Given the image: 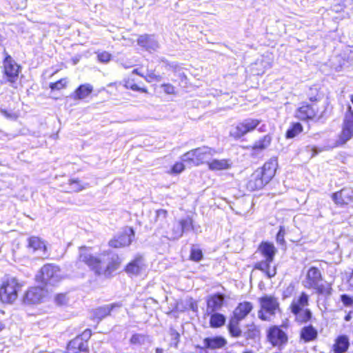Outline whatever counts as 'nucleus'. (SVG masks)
<instances>
[{
  "mask_svg": "<svg viewBox=\"0 0 353 353\" xmlns=\"http://www.w3.org/2000/svg\"><path fill=\"white\" fill-rule=\"evenodd\" d=\"M79 260L85 263L96 274L105 277L110 276L120 264L117 255L111 252H103L95 256L85 247L79 249Z\"/></svg>",
  "mask_w": 353,
  "mask_h": 353,
  "instance_id": "f257e3e1",
  "label": "nucleus"
},
{
  "mask_svg": "<svg viewBox=\"0 0 353 353\" xmlns=\"http://www.w3.org/2000/svg\"><path fill=\"white\" fill-rule=\"evenodd\" d=\"M277 165V160L271 159L262 168L256 170L247 184L248 189L254 191L263 188L274 176Z\"/></svg>",
  "mask_w": 353,
  "mask_h": 353,
  "instance_id": "f03ea898",
  "label": "nucleus"
},
{
  "mask_svg": "<svg viewBox=\"0 0 353 353\" xmlns=\"http://www.w3.org/2000/svg\"><path fill=\"white\" fill-rule=\"evenodd\" d=\"M276 252L277 250L273 243L262 242L259 245L256 253L259 254L263 259L255 264L254 268L262 271L269 278L274 276L276 274V269L274 265L272 266V263H273Z\"/></svg>",
  "mask_w": 353,
  "mask_h": 353,
  "instance_id": "7ed1b4c3",
  "label": "nucleus"
},
{
  "mask_svg": "<svg viewBox=\"0 0 353 353\" xmlns=\"http://www.w3.org/2000/svg\"><path fill=\"white\" fill-rule=\"evenodd\" d=\"M214 149L203 146L191 150L181 157V161L188 165L198 166L201 164L207 163L215 154Z\"/></svg>",
  "mask_w": 353,
  "mask_h": 353,
  "instance_id": "20e7f679",
  "label": "nucleus"
},
{
  "mask_svg": "<svg viewBox=\"0 0 353 353\" xmlns=\"http://www.w3.org/2000/svg\"><path fill=\"white\" fill-rule=\"evenodd\" d=\"M63 279L61 271L57 265L46 264L36 275V281L45 285H55Z\"/></svg>",
  "mask_w": 353,
  "mask_h": 353,
  "instance_id": "39448f33",
  "label": "nucleus"
},
{
  "mask_svg": "<svg viewBox=\"0 0 353 353\" xmlns=\"http://www.w3.org/2000/svg\"><path fill=\"white\" fill-rule=\"evenodd\" d=\"M23 285L14 277L8 278L0 287V300L4 303H12L21 291Z\"/></svg>",
  "mask_w": 353,
  "mask_h": 353,
  "instance_id": "423d86ee",
  "label": "nucleus"
},
{
  "mask_svg": "<svg viewBox=\"0 0 353 353\" xmlns=\"http://www.w3.org/2000/svg\"><path fill=\"white\" fill-rule=\"evenodd\" d=\"M352 105L348 106V110L345 114L343 129L339 139L329 148H335L345 144L353 137V94L351 96Z\"/></svg>",
  "mask_w": 353,
  "mask_h": 353,
  "instance_id": "0eeeda50",
  "label": "nucleus"
},
{
  "mask_svg": "<svg viewBox=\"0 0 353 353\" xmlns=\"http://www.w3.org/2000/svg\"><path fill=\"white\" fill-rule=\"evenodd\" d=\"M261 123V121L253 118H247L233 125L230 134L234 139H240L246 134L254 131Z\"/></svg>",
  "mask_w": 353,
  "mask_h": 353,
  "instance_id": "6e6552de",
  "label": "nucleus"
},
{
  "mask_svg": "<svg viewBox=\"0 0 353 353\" xmlns=\"http://www.w3.org/2000/svg\"><path fill=\"white\" fill-rule=\"evenodd\" d=\"M262 310L259 312V316L263 320H268L269 316L266 314L272 315L279 307L277 300L272 296H265L260 299Z\"/></svg>",
  "mask_w": 353,
  "mask_h": 353,
  "instance_id": "1a4fd4ad",
  "label": "nucleus"
},
{
  "mask_svg": "<svg viewBox=\"0 0 353 353\" xmlns=\"http://www.w3.org/2000/svg\"><path fill=\"white\" fill-rule=\"evenodd\" d=\"M134 232L131 228H125L122 233L116 236L109 242L110 246L114 248H120L128 246L132 241Z\"/></svg>",
  "mask_w": 353,
  "mask_h": 353,
  "instance_id": "9d476101",
  "label": "nucleus"
},
{
  "mask_svg": "<svg viewBox=\"0 0 353 353\" xmlns=\"http://www.w3.org/2000/svg\"><path fill=\"white\" fill-rule=\"evenodd\" d=\"M319 112L320 110L316 103L303 104L296 110L295 117L301 120L313 119Z\"/></svg>",
  "mask_w": 353,
  "mask_h": 353,
  "instance_id": "9b49d317",
  "label": "nucleus"
},
{
  "mask_svg": "<svg viewBox=\"0 0 353 353\" xmlns=\"http://www.w3.org/2000/svg\"><path fill=\"white\" fill-rule=\"evenodd\" d=\"M322 276L320 270L315 267L310 268L304 279L302 281L303 285L307 289H313L318 286V283H321Z\"/></svg>",
  "mask_w": 353,
  "mask_h": 353,
  "instance_id": "f8f14e48",
  "label": "nucleus"
},
{
  "mask_svg": "<svg viewBox=\"0 0 353 353\" xmlns=\"http://www.w3.org/2000/svg\"><path fill=\"white\" fill-rule=\"evenodd\" d=\"M268 338L272 345L278 347L286 343L288 341L286 334L278 327H272L269 330Z\"/></svg>",
  "mask_w": 353,
  "mask_h": 353,
  "instance_id": "ddd939ff",
  "label": "nucleus"
},
{
  "mask_svg": "<svg viewBox=\"0 0 353 353\" xmlns=\"http://www.w3.org/2000/svg\"><path fill=\"white\" fill-rule=\"evenodd\" d=\"M332 200L337 205H347L353 201V189L350 188H343L332 196Z\"/></svg>",
  "mask_w": 353,
  "mask_h": 353,
  "instance_id": "4468645a",
  "label": "nucleus"
},
{
  "mask_svg": "<svg viewBox=\"0 0 353 353\" xmlns=\"http://www.w3.org/2000/svg\"><path fill=\"white\" fill-rule=\"evenodd\" d=\"M45 294L44 290L41 288H31L26 292L23 301L27 304L39 303L44 298Z\"/></svg>",
  "mask_w": 353,
  "mask_h": 353,
  "instance_id": "2eb2a0df",
  "label": "nucleus"
},
{
  "mask_svg": "<svg viewBox=\"0 0 353 353\" xmlns=\"http://www.w3.org/2000/svg\"><path fill=\"white\" fill-rule=\"evenodd\" d=\"M225 296L221 294H214L207 299L206 312L208 314L220 310L224 304Z\"/></svg>",
  "mask_w": 353,
  "mask_h": 353,
  "instance_id": "dca6fc26",
  "label": "nucleus"
},
{
  "mask_svg": "<svg viewBox=\"0 0 353 353\" xmlns=\"http://www.w3.org/2000/svg\"><path fill=\"white\" fill-rule=\"evenodd\" d=\"M4 71L10 82H14L19 74V66L12 60L10 56H7L4 60Z\"/></svg>",
  "mask_w": 353,
  "mask_h": 353,
  "instance_id": "f3484780",
  "label": "nucleus"
},
{
  "mask_svg": "<svg viewBox=\"0 0 353 353\" xmlns=\"http://www.w3.org/2000/svg\"><path fill=\"white\" fill-rule=\"evenodd\" d=\"M137 43L139 46L149 52L156 51L159 47L158 41L153 35H141L138 38Z\"/></svg>",
  "mask_w": 353,
  "mask_h": 353,
  "instance_id": "a211bd4d",
  "label": "nucleus"
},
{
  "mask_svg": "<svg viewBox=\"0 0 353 353\" xmlns=\"http://www.w3.org/2000/svg\"><path fill=\"white\" fill-rule=\"evenodd\" d=\"M253 309V305L248 301H243L239 303L233 312V316L239 320H243L248 316Z\"/></svg>",
  "mask_w": 353,
  "mask_h": 353,
  "instance_id": "6ab92c4d",
  "label": "nucleus"
},
{
  "mask_svg": "<svg viewBox=\"0 0 353 353\" xmlns=\"http://www.w3.org/2000/svg\"><path fill=\"white\" fill-rule=\"evenodd\" d=\"M88 345L86 341H83L81 337H76L70 341L67 347L68 353H79L85 352Z\"/></svg>",
  "mask_w": 353,
  "mask_h": 353,
  "instance_id": "aec40b11",
  "label": "nucleus"
},
{
  "mask_svg": "<svg viewBox=\"0 0 353 353\" xmlns=\"http://www.w3.org/2000/svg\"><path fill=\"white\" fill-rule=\"evenodd\" d=\"M145 265L141 257L136 258L130 262L125 268V271L131 275H138L145 270Z\"/></svg>",
  "mask_w": 353,
  "mask_h": 353,
  "instance_id": "412c9836",
  "label": "nucleus"
},
{
  "mask_svg": "<svg viewBox=\"0 0 353 353\" xmlns=\"http://www.w3.org/2000/svg\"><path fill=\"white\" fill-rule=\"evenodd\" d=\"M308 296L304 292L294 297L290 305L292 312H296L297 311L305 309L308 305Z\"/></svg>",
  "mask_w": 353,
  "mask_h": 353,
  "instance_id": "4be33fe9",
  "label": "nucleus"
},
{
  "mask_svg": "<svg viewBox=\"0 0 353 353\" xmlns=\"http://www.w3.org/2000/svg\"><path fill=\"white\" fill-rule=\"evenodd\" d=\"M350 345L349 339L347 336L341 335L338 336L333 345V351L334 353H345Z\"/></svg>",
  "mask_w": 353,
  "mask_h": 353,
  "instance_id": "5701e85b",
  "label": "nucleus"
},
{
  "mask_svg": "<svg viewBox=\"0 0 353 353\" xmlns=\"http://www.w3.org/2000/svg\"><path fill=\"white\" fill-rule=\"evenodd\" d=\"M121 305L119 303H112L110 305L100 307L94 310V317L99 320H101L105 316L110 315L111 312L113 311L115 308L121 307Z\"/></svg>",
  "mask_w": 353,
  "mask_h": 353,
  "instance_id": "b1692460",
  "label": "nucleus"
},
{
  "mask_svg": "<svg viewBox=\"0 0 353 353\" xmlns=\"http://www.w3.org/2000/svg\"><path fill=\"white\" fill-rule=\"evenodd\" d=\"M272 141V137L266 134L256 141L252 147L253 154H258L269 147Z\"/></svg>",
  "mask_w": 353,
  "mask_h": 353,
  "instance_id": "393cba45",
  "label": "nucleus"
},
{
  "mask_svg": "<svg viewBox=\"0 0 353 353\" xmlns=\"http://www.w3.org/2000/svg\"><path fill=\"white\" fill-rule=\"evenodd\" d=\"M225 344V339L221 336L206 338L203 341L204 346L212 350L223 347Z\"/></svg>",
  "mask_w": 353,
  "mask_h": 353,
  "instance_id": "a878e982",
  "label": "nucleus"
},
{
  "mask_svg": "<svg viewBox=\"0 0 353 353\" xmlns=\"http://www.w3.org/2000/svg\"><path fill=\"white\" fill-rule=\"evenodd\" d=\"M208 168L212 171L227 170L230 167V163L227 159H212L208 162Z\"/></svg>",
  "mask_w": 353,
  "mask_h": 353,
  "instance_id": "bb28decb",
  "label": "nucleus"
},
{
  "mask_svg": "<svg viewBox=\"0 0 353 353\" xmlns=\"http://www.w3.org/2000/svg\"><path fill=\"white\" fill-rule=\"evenodd\" d=\"M93 90V87L88 83L81 85L73 94L74 99H83L90 94Z\"/></svg>",
  "mask_w": 353,
  "mask_h": 353,
  "instance_id": "cd10ccee",
  "label": "nucleus"
},
{
  "mask_svg": "<svg viewBox=\"0 0 353 353\" xmlns=\"http://www.w3.org/2000/svg\"><path fill=\"white\" fill-rule=\"evenodd\" d=\"M301 337L305 342L313 341L317 337V331L312 325L305 326L301 330Z\"/></svg>",
  "mask_w": 353,
  "mask_h": 353,
  "instance_id": "c85d7f7f",
  "label": "nucleus"
},
{
  "mask_svg": "<svg viewBox=\"0 0 353 353\" xmlns=\"http://www.w3.org/2000/svg\"><path fill=\"white\" fill-rule=\"evenodd\" d=\"M241 320L232 317L229 325L228 330L230 334L234 337H239L241 335V330L239 326V322Z\"/></svg>",
  "mask_w": 353,
  "mask_h": 353,
  "instance_id": "c756f323",
  "label": "nucleus"
},
{
  "mask_svg": "<svg viewBox=\"0 0 353 353\" xmlns=\"http://www.w3.org/2000/svg\"><path fill=\"white\" fill-rule=\"evenodd\" d=\"M130 342L134 345H143L150 343L151 340L149 336L142 334H134L130 338Z\"/></svg>",
  "mask_w": 353,
  "mask_h": 353,
  "instance_id": "7c9ffc66",
  "label": "nucleus"
},
{
  "mask_svg": "<svg viewBox=\"0 0 353 353\" xmlns=\"http://www.w3.org/2000/svg\"><path fill=\"white\" fill-rule=\"evenodd\" d=\"M28 244L29 247L32 248L34 251H41L43 252L46 251V245L39 237H30L28 240Z\"/></svg>",
  "mask_w": 353,
  "mask_h": 353,
  "instance_id": "2f4dec72",
  "label": "nucleus"
},
{
  "mask_svg": "<svg viewBox=\"0 0 353 353\" xmlns=\"http://www.w3.org/2000/svg\"><path fill=\"white\" fill-rule=\"evenodd\" d=\"M210 319V325L212 327H219L225 323V317L219 313H211Z\"/></svg>",
  "mask_w": 353,
  "mask_h": 353,
  "instance_id": "473e14b6",
  "label": "nucleus"
},
{
  "mask_svg": "<svg viewBox=\"0 0 353 353\" xmlns=\"http://www.w3.org/2000/svg\"><path fill=\"white\" fill-rule=\"evenodd\" d=\"M292 313L294 314L296 320L300 323H306L310 320L312 317V313L307 308Z\"/></svg>",
  "mask_w": 353,
  "mask_h": 353,
  "instance_id": "72a5a7b5",
  "label": "nucleus"
},
{
  "mask_svg": "<svg viewBox=\"0 0 353 353\" xmlns=\"http://www.w3.org/2000/svg\"><path fill=\"white\" fill-rule=\"evenodd\" d=\"M123 85L127 89H131L133 91H139L144 93L148 92V90L145 88L139 87L134 82L133 79L130 78L123 80Z\"/></svg>",
  "mask_w": 353,
  "mask_h": 353,
  "instance_id": "f704fd0d",
  "label": "nucleus"
},
{
  "mask_svg": "<svg viewBox=\"0 0 353 353\" xmlns=\"http://www.w3.org/2000/svg\"><path fill=\"white\" fill-rule=\"evenodd\" d=\"M314 289H315L319 294L323 296H330L332 291L331 285L330 283L323 284L319 283L318 286L314 287Z\"/></svg>",
  "mask_w": 353,
  "mask_h": 353,
  "instance_id": "c9c22d12",
  "label": "nucleus"
},
{
  "mask_svg": "<svg viewBox=\"0 0 353 353\" xmlns=\"http://www.w3.org/2000/svg\"><path fill=\"white\" fill-rule=\"evenodd\" d=\"M303 130L302 125L299 123H296L287 131V138H294Z\"/></svg>",
  "mask_w": 353,
  "mask_h": 353,
  "instance_id": "e433bc0d",
  "label": "nucleus"
},
{
  "mask_svg": "<svg viewBox=\"0 0 353 353\" xmlns=\"http://www.w3.org/2000/svg\"><path fill=\"white\" fill-rule=\"evenodd\" d=\"M144 79L148 83L154 81L159 82L161 80V77L159 74H156L152 70H147L146 73L144 74Z\"/></svg>",
  "mask_w": 353,
  "mask_h": 353,
  "instance_id": "4c0bfd02",
  "label": "nucleus"
},
{
  "mask_svg": "<svg viewBox=\"0 0 353 353\" xmlns=\"http://www.w3.org/2000/svg\"><path fill=\"white\" fill-rule=\"evenodd\" d=\"M70 191L79 192L85 188V186L80 183L78 180H70Z\"/></svg>",
  "mask_w": 353,
  "mask_h": 353,
  "instance_id": "58836bf2",
  "label": "nucleus"
},
{
  "mask_svg": "<svg viewBox=\"0 0 353 353\" xmlns=\"http://www.w3.org/2000/svg\"><path fill=\"white\" fill-rule=\"evenodd\" d=\"M179 225H181V228H183V232L190 230L192 228V221L190 218H186L181 220L179 222Z\"/></svg>",
  "mask_w": 353,
  "mask_h": 353,
  "instance_id": "ea45409f",
  "label": "nucleus"
},
{
  "mask_svg": "<svg viewBox=\"0 0 353 353\" xmlns=\"http://www.w3.org/2000/svg\"><path fill=\"white\" fill-rule=\"evenodd\" d=\"M67 84L66 79H61L55 83L50 84V88L52 90H61L64 88Z\"/></svg>",
  "mask_w": 353,
  "mask_h": 353,
  "instance_id": "a19ab883",
  "label": "nucleus"
},
{
  "mask_svg": "<svg viewBox=\"0 0 353 353\" xmlns=\"http://www.w3.org/2000/svg\"><path fill=\"white\" fill-rule=\"evenodd\" d=\"M203 256L202 252L199 248H192L191 250L190 257L191 259L195 261H199Z\"/></svg>",
  "mask_w": 353,
  "mask_h": 353,
  "instance_id": "79ce46f5",
  "label": "nucleus"
},
{
  "mask_svg": "<svg viewBox=\"0 0 353 353\" xmlns=\"http://www.w3.org/2000/svg\"><path fill=\"white\" fill-rule=\"evenodd\" d=\"M98 60L101 63H108L111 59V54L105 51L99 52L97 54Z\"/></svg>",
  "mask_w": 353,
  "mask_h": 353,
  "instance_id": "37998d69",
  "label": "nucleus"
},
{
  "mask_svg": "<svg viewBox=\"0 0 353 353\" xmlns=\"http://www.w3.org/2000/svg\"><path fill=\"white\" fill-rule=\"evenodd\" d=\"M183 233V228H181V225H180L179 223H178L173 228V233L172 237L173 239H179L182 236Z\"/></svg>",
  "mask_w": 353,
  "mask_h": 353,
  "instance_id": "c03bdc74",
  "label": "nucleus"
},
{
  "mask_svg": "<svg viewBox=\"0 0 353 353\" xmlns=\"http://www.w3.org/2000/svg\"><path fill=\"white\" fill-rule=\"evenodd\" d=\"M163 92L168 94H173L175 93V88L170 83H164L161 86Z\"/></svg>",
  "mask_w": 353,
  "mask_h": 353,
  "instance_id": "a18cd8bd",
  "label": "nucleus"
},
{
  "mask_svg": "<svg viewBox=\"0 0 353 353\" xmlns=\"http://www.w3.org/2000/svg\"><path fill=\"white\" fill-rule=\"evenodd\" d=\"M184 168L185 165L182 162H177L173 165L172 172L173 173L179 174L181 173L184 170Z\"/></svg>",
  "mask_w": 353,
  "mask_h": 353,
  "instance_id": "49530a36",
  "label": "nucleus"
},
{
  "mask_svg": "<svg viewBox=\"0 0 353 353\" xmlns=\"http://www.w3.org/2000/svg\"><path fill=\"white\" fill-rule=\"evenodd\" d=\"M341 300L345 306H351L353 305V299L346 294H343L341 296Z\"/></svg>",
  "mask_w": 353,
  "mask_h": 353,
  "instance_id": "de8ad7c7",
  "label": "nucleus"
},
{
  "mask_svg": "<svg viewBox=\"0 0 353 353\" xmlns=\"http://www.w3.org/2000/svg\"><path fill=\"white\" fill-rule=\"evenodd\" d=\"M55 301L59 305H63L66 303V297L65 294H60L55 296Z\"/></svg>",
  "mask_w": 353,
  "mask_h": 353,
  "instance_id": "09e8293b",
  "label": "nucleus"
},
{
  "mask_svg": "<svg viewBox=\"0 0 353 353\" xmlns=\"http://www.w3.org/2000/svg\"><path fill=\"white\" fill-rule=\"evenodd\" d=\"M284 234H285V231H284L283 228L280 227L279 231L276 236V240L280 243H282L284 242Z\"/></svg>",
  "mask_w": 353,
  "mask_h": 353,
  "instance_id": "8fccbe9b",
  "label": "nucleus"
},
{
  "mask_svg": "<svg viewBox=\"0 0 353 353\" xmlns=\"http://www.w3.org/2000/svg\"><path fill=\"white\" fill-rule=\"evenodd\" d=\"M91 336V331L90 330H86L79 337L83 339V341H86L88 339H89Z\"/></svg>",
  "mask_w": 353,
  "mask_h": 353,
  "instance_id": "3c124183",
  "label": "nucleus"
},
{
  "mask_svg": "<svg viewBox=\"0 0 353 353\" xmlns=\"http://www.w3.org/2000/svg\"><path fill=\"white\" fill-rule=\"evenodd\" d=\"M157 215L158 217L162 216L163 218H165L167 212L165 210H159L157 211Z\"/></svg>",
  "mask_w": 353,
  "mask_h": 353,
  "instance_id": "603ef678",
  "label": "nucleus"
},
{
  "mask_svg": "<svg viewBox=\"0 0 353 353\" xmlns=\"http://www.w3.org/2000/svg\"><path fill=\"white\" fill-rule=\"evenodd\" d=\"M132 73L133 74H138L139 76H141V77L144 78V74L143 73H141L139 69H134L133 71H132Z\"/></svg>",
  "mask_w": 353,
  "mask_h": 353,
  "instance_id": "864d4df0",
  "label": "nucleus"
},
{
  "mask_svg": "<svg viewBox=\"0 0 353 353\" xmlns=\"http://www.w3.org/2000/svg\"><path fill=\"white\" fill-rule=\"evenodd\" d=\"M259 131L263 132L266 131V126L265 125L263 124L259 128Z\"/></svg>",
  "mask_w": 353,
  "mask_h": 353,
  "instance_id": "5fc2aeb1",
  "label": "nucleus"
},
{
  "mask_svg": "<svg viewBox=\"0 0 353 353\" xmlns=\"http://www.w3.org/2000/svg\"><path fill=\"white\" fill-rule=\"evenodd\" d=\"M310 148L314 152L312 154V156L316 155L321 151V150H317V149L315 147H311Z\"/></svg>",
  "mask_w": 353,
  "mask_h": 353,
  "instance_id": "6e6d98bb",
  "label": "nucleus"
},
{
  "mask_svg": "<svg viewBox=\"0 0 353 353\" xmlns=\"http://www.w3.org/2000/svg\"><path fill=\"white\" fill-rule=\"evenodd\" d=\"M349 283H350V285L353 287V270H352V274L350 277V279H349Z\"/></svg>",
  "mask_w": 353,
  "mask_h": 353,
  "instance_id": "4d7b16f0",
  "label": "nucleus"
},
{
  "mask_svg": "<svg viewBox=\"0 0 353 353\" xmlns=\"http://www.w3.org/2000/svg\"><path fill=\"white\" fill-rule=\"evenodd\" d=\"M121 64H122L123 67L125 68H129L132 66V64H130V63H122Z\"/></svg>",
  "mask_w": 353,
  "mask_h": 353,
  "instance_id": "13d9d810",
  "label": "nucleus"
},
{
  "mask_svg": "<svg viewBox=\"0 0 353 353\" xmlns=\"http://www.w3.org/2000/svg\"><path fill=\"white\" fill-rule=\"evenodd\" d=\"M172 334L174 336V339H178L179 336V334L174 331Z\"/></svg>",
  "mask_w": 353,
  "mask_h": 353,
  "instance_id": "bf43d9fd",
  "label": "nucleus"
},
{
  "mask_svg": "<svg viewBox=\"0 0 353 353\" xmlns=\"http://www.w3.org/2000/svg\"><path fill=\"white\" fill-rule=\"evenodd\" d=\"M156 353H163V350L161 348H157Z\"/></svg>",
  "mask_w": 353,
  "mask_h": 353,
  "instance_id": "052dcab7",
  "label": "nucleus"
},
{
  "mask_svg": "<svg viewBox=\"0 0 353 353\" xmlns=\"http://www.w3.org/2000/svg\"><path fill=\"white\" fill-rule=\"evenodd\" d=\"M4 328V325L3 323L0 322V332Z\"/></svg>",
  "mask_w": 353,
  "mask_h": 353,
  "instance_id": "680f3d73",
  "label": "nucleus"
},
{
  "mask_svg": "<svg viewBox=\"0 0 353 353\" xmlns=\"http://www.w3.org/2000/svg\"><path fill=\"white\" fill-rule=\"evenodd\" d=\"M244 353H252L251 352H245Z\"/></svg>",
  "mask_w": 353,
  "mask_h": 353,
  "instance_id": "e2e57ef3",
  "label": "nucleus"
}]
</instances>
